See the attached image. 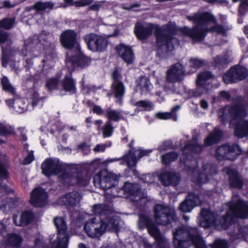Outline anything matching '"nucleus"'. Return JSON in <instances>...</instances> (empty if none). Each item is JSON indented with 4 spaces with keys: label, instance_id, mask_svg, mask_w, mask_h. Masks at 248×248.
Wrapping results in <instances>:
<instances>
[{
    "label": "nucleus",
    "instance_id": "57",
    "mask_svg": "<svg viewBox=\"0 0 248 248\" xmlns=\"http://www.w3.org/2000/svg\"><path fill=\"white\" fill-rule=\"evenodd\" d=\"M106 145L104 144H97L93 149L95 152H103L105 150Z\"/></svg>",
    "mask_w": 248,
    "mask_h": 248
},
{
    "label": "nucleus",
    "instance_id": "27",
    "mask_svg": "<svg viewBox=\"0 0 248 248\" xmlns=\"http://www.w3.org/2000/svg\"><path fill=\"white\" fill-rule=\"evenodd\" d=\"M202 150V147L197 144V139L193 138L192 144L187 142L184 148L183 149V155L187 157V154L189 155L191 154L197 153L201 152Z\"/></svg>",
    "mask_w": 248,
    "mask_h": 248
},
{
    "label": "nucleus",
    "instance_id": "50",
    "mask_svg": "<svg viewBox=\"0 0 248 248\" xmlns=\"http://www.w3.org/2000/svg\"><path fill=\"white\" fill-rule=\"evenodd\" d=\"M212 248H227V243L224 240H217L212 245Z\"/></svg>",
    "mask_w": 248,
    "mask_h": 248
},
{
    "label": "nucleus",
    "instance_id": "61",
    "mask_svg": "<svg viewBox=\"0 0 248 248\" xmlns=\"http://www.w3.org/2000/svg\"><path fill=\"white\" fill-rule=\"evenodd\" d=\"M93 111L98 115H101L103 113V109L98 106H95L93 108Z\"/></svg>",
    "mask_w": 248,
    "mask_h": 248
},
{
    "label": "nucleus",
    "instance_id": "52",
    "mask_svg": "<svg viewBox=\"0 0 248 248\" xmlns=\"http://www.w3.org/2000/svg\"><path fill=\"white\" fill-rule=\"evenodd\" d=\"M214 61L217 65L224 64L228 62L227 58L222 56H217L214 59Z\"/></svg>",
    "mask_w": 248,
    "mask_h": 248
},
{
    "label": "nucleus",
    "instance_id": "42",
    "mask_svg": "<svg viewBox=\"0 0 248 248\" xmlns=\"http://www.w3.org/2000/svg\"><path fill=\"white\" fill-rule=\"evenodd\" d=\"M135 106L140 107L143 110H150L153 108V105L152 103L147 101H139L133 104Z\"/></svg>",
    "mask_w": 248,
    "mask_h": 248
},
{
    "label": "nucleus",
    "instance_id": "34",
    "mask_svg": "<svg viewBox=\"0 0 248 248\" xmlns=\"http://www.w3.org/2000/svg\"><path fill=\"white\" fill-rule=\"evenodd\" d=\"M84 40L89 49L93 51H98V46H96L97 42V35L95 34H87L84 37Z\"/></svg>",
    "mask_w": 248,
    "mask_h": 248
},
{
    "label": "nucleus",
    "instance_id": "37",
    "mask_svg": "<svg viewBox=\"0 0 248 248\" xmlns=\"http://www.w3.org/2000/svg\"><path fill=\"white\" fill-rule=\"evenodd\" d=\"M106 116L110 120L118 121L122 118V113L121 111H117L109 108L106 111Z\"/></svg>",
    "mask_w": 248,
    "mask_h": 248
},
{
    "label": "nucleus",
    "instance_id": "56",
    "mask_svg": "<svg viewBox=\"0 0 248 248\" xmlns=\"http://www.w3.org/2000/svg\"><path fill=\"white\" fill-rule=\"evenodd\" d=\"M91 3V0H80L75 1V5L77 7L84 6Z\"/></svg>",
    "mask_w": 248,
    "mask_h": 248
},
{
    "label": "nucleus",
    "instance_id": "36",
    "mask_svg": "<svg viewBox=\"0 0 248 248\" xmlns=\"http://www.w3.org/2000/svg\"><path fill=\"white\" fill-rule=\"evenodd\" d=\"M22 242V238L18 235L9 234L7 237V244L13 247H18Z\"/></svg>",
    "mask_w": 248,
    "mask_h": 248
},
{
    "label": "nucleus",
    "instance_id": "10",
    "mask_svg": "<svg viewBox=\"0 0 248 248\" xmlns=\"http://www.w3.org/2000/svg\"><path fill=\"white\" fill-rule=\"evenodd\" d=\"M184 159V157L183 158L181 157V162L186 164L190 174L197 175L196 177L192 176V181L196 182L198 184H202L207 182L210 177L216 174L217 172L216 166L210 164L204 165L202 170L198 171L195 166L197 163L195 160H190L187 158L185 161Z\"/></svg>",
    "mask_w": 248,
    "mask_h": 248
},
{
    "label": "nucleus",
    "instance_id": "35",
    "mask_svg": "<svg viewBox=\"0 0 248 248\" xmlns=\"http://www.w3.org/2000/svg\"><path fill=\"white\" fill-rule=\"evenodd\" d=\"M63 86L64 90L67 91L72 93L76 92V86L73 80L71 78V73L69 75L65 76L63 83Z\"/></svg>",
    "mask_w": 248,
    "mask_h": 248
},
{
    "label": "nucleus",
    "instance_id": "12",
    "mask_svg": "<svg viewBox=\"0 0 248 248\" xmlns=\"http://www.w3.org/2000/svg\"><path fill=\"white\" fill-rule=\"evenodd\" d=\"M118 179L117 175L103 170L94 176L93 182L96 187L107 190L114 186Z\"/></svg>",
    "mask_w": 248,
    "mask_h": 248
},
{
    "label": "nucleus",
    "instance_id": "8",
    "mask_svg": "<svg viewBox=\"0 0 248 248\" xmlns=\"http://www.w3.org/2000/svg\"><path fill=\"white\" fill-rule=\"evenodd\" d=\"M84 228L89 237L98 238L107 231L117 232L119 226L116 219L111 221L108 218H102L99 220L93 217L86 222Z\"/></svg>",
    "mask_w": 248,
    "mask_h": 248
},
{
    "label": "nucleus",
    "instance_id": "4",
    "mask_svg": "<svg viewBox=\"0 0 248 248\" xmlns=\"http://www.w3.org/2000/svg\"><path fill=\"white\" fill-rule=\"evenodd\" d=\"M154 30L158 53L171 51L179 45L178 40L172 37L175 32L174 25H172L171 28L168 26L160 28L156 25L149 23H137L135 26L134 32L138 39L143 40L149 37Z\"/></svg>",
    "mask_w": 248,
    "mask_h": 248
},
{
    "label": "nucleus",
    "instance_id": "30",
    "mask_svg": "<svg viewBox=\"0 0 248 248\" xmlns=\"http://www.w3.org/2000/svg\"><path fill=\"white\" fill-rule=\"evenodd\" d=\"M152 88V85L147 77H141L137 80V90L140 94L147 93Z\"/></svg>",
    "mask_w": 248,
    "mask_h": 248
},
{
    "label": "nucleus",
    "instance_id": "7",
    "mask_svg": "<svg viewBox=\"0 0 248 248\" xmlns=\"http://www.w3.org/2000/svg\"><path fill=\"white\" fill-rule=\"evenodd\" d=\"M43 173L46 176L57 175L68 185L78 184L85 186L88 184L89 178L81 172L68 173L62 170V167L57 159H46L42 164Z\"/></svg>",
    "mask_w": 248,
    "mask_h": 248
},
{
    "label": "nucleus",
    "instance_id": "49",
    "mask_svg": "<svg viewBox=\"0 0 248 248\" xmlns=\"http://www.w3.org/2000/svg\"><path fill=\"white\" fill-rule=\"evenodd\" d=\"M10 224V218H7L0 221V233L2 234L7 231V228Z\"/></svg>",
    "mask_w": 248,
    "mask_h": 248
},
{
    "label": "nucleus",
    "instance_id": "60",
    "mask_svg": "<svg viewBox=\"0 0 248 248\" xmlns=\"http://www.w3.org/2000/svg\"><path fill=\"white\" fill-rule=\"evenodd\" d=\"M170 144L168 142H165L158 147V150L161 152L168 149Z\"/></svg>",
    "mask_w": 248,
    "mask_h": 248
},
{
    "label": "nucleus",
    "instance_id": "3",
    "mask_svg": "<svg viewBox=\"0 0 248 248\" xmlns=\"http://www.w3.org/2000/svg\"><path fill=\"white\" fill-rule=\"evenodd\" d=\"M186 18L196 25L193 28L187 27L180 28V33L191 38L194 41L202 40L209 31L225 36L231 29L228 26H222L217 24L215 17L208 12H198L193 16H187Z\"/></svg>",
    "mask_w": 248,
    "mask_h": 248
},
{
    "label": "nucleus",
    "instance_id": "20",
    "mask_svg": "<svg viewBox=\"0 0 248 248\" xmlns=\"http://www.w3.org/2000/svg\"><path fill=\"white\" fill-rule=\"evenodd\" d=\"M47 194L40 187L34 188L31 193L30 202L35 207H42L47 203Z\"/></svg>",
    "mask_w": 248,
    "mask_h": 248
},
{
    "label": "nucleus",
    "instance_id": "18",
    "mask_svg": "<svg viewBox=\"0 0 248 248\" xmlns=\"http://www.w3.org/2000/svg\"><path fill=\"white\" fill-rule=\"evenodd\" d=\"M93 212L95 215L100 216V220L102 218H108L111 221L116 219L119 226V217L109 207L102 204H96L93 206Z\"/></svg>",
    "mask_w": 248,
    "mask_h": 248
},
{
    "label": "nucleus",
    "instance_id": "15",
    "mask_svg": "<svg viewBox=\"0 0 248 248\" xmlns=\"http://www.w3.org/2000/svg\"><path fill=\"white\" fill-rule=\"evenodd\" d=\"M248 71L244 67L237 65L232 67L223 77L225 83L227 84L238 82L245 78Z\"/></svg>",
    "mask_w": 248,
    "mask_h": 248
},
{
    "label": "nucleus",
    "instance_id": "58",
    "mask_svg": "<svg viewBox=\"0 0 248 248\" xmlns=\"http://www.w3.org/2000/svg\"><path fill=\"white\" fill-rule=\"evenodd\" d=\"M112 77L113 78V81H120L121 78V76L117 70H115L113 71L112 74Z\"/></svg>",
    "mask_w": 248,
    "mask_h": 248
},
{
    "label": "nucleus",
    "instance_id": "54",
    "mask_svg": "<svg viewBox=\"0 0 248 248\" xmlns=\"http://www.w3.org/2000/svg\"><path fill=\"white\" fill-rule=\"evenodd\" d=\"M142 179L145 183H152L155 181V176L153 174H148L143 176Z\"/></svg>",
    "mask_w": 248,
    "mask_h": 248
},
{
    "label": "nucleus",
    "instance_id": "40",
    "mask_svg": "<svg viewBox=\"0 0 248 248\" xmlns=\"http://www.w3.org/2000/svg\"><path fill=\"white\" fill-rule=\"evenodd\" d=\"M1 82L4 90L13 94L15 93V88L10 83L8 79L6 77H3Z\"/></svg>",
    "mask_w": 248,
    "mask_h": 248
},
{
    "label": "nucleus",
    "instance_id": "33",
    "mask_svg": "<svg viewBox=\"0 0 248 248\" xmlns=\"http://www.w3.org/2000/svg\"><path fill=\"white\" fill-rule=\"evenodd\" d=\"M180 108L179 106H177L174 107L172 109L171 112H159L156 113L155 114V116L161 120H168L169 119H171L174 121H176L177 120V116L176 114V112Z\"/></svg>",
    "mask_w": 248,
    "mask_h": 248
},
{
    "label": "nucleus",
    "instance_id": "23",
    "mask_svg": "<svg viewBox=\"0 0 248 248\" xmlns=\"http://www.w3.org/2000/svg\"><path fill=\"white\" fill-rule=\"evenodd\" d=\"M117 52L119 56L127 64H131L134 61V56L131 48L124 44L116 46Z\"/></svg>",
    "mask_w": 248,
    "mask_h": 248
},
{
    "label": "nucleus",
    "instance_id": "59",
    "mask_svg": "<svg viewBox=\"0 0 248 248\" xmlns=\"http://www.w3.org/2000/svg\"><path fill=\"white\" fill-rule=\"evenodd\" d=\"M1 189L2 191L5 192L6 193H12L14 192V190L11 188L9 187L7 185L5 184L1 185Z\"/></svg>",
    "mask_w": 248,
    "mask_h": 248
},
{
    "label": "nucleus",
    "instance_id": "11",
    "mask_svg": "<svg viewBox=\"0 0 248 248\" xmlns=\"http://www.w3.org/2000/svg\"><path fill=\"white\" fill-rule=\"evenodd\" d=\"M54 222L58 231L57 241L52 239L54 235L50 236L51 248H67L68 244V234L66 230V224L62 217H57L54 219Z\"/></svg>",
    "mask_w": 248,
    "mask_h": 248
},
{
    "label": "nucleus",
    "instance_id": "55",
    "mask_svg": "<svg viewBox=\"0 0 248 248\" xmlns=\"http://www.w3.org/2000/svg\"><path fill=\"white\" fill-rule=\"evenodd\" d=\"M8 33L0 28V43L5 42L8 39Z\"/></svg>",
    "mask_w": 248,
    "mask_h": 248
},
{
    "label": "nucleus",
    "instance_id": "43",
    "mask_svg": "<svg viewBox=\"0 0 248 248\" xmlns=\"http://www.w3.org/2000/svg\"><path fill=\"white\" fill-rule=\"evenodd\" d=\"M204 64V62L198 58H192L189 60L188 65L196 69L202 66Z\"/></svg>",
    "mask_w": 248,
    "mask_h": 248
},
{
    "label": "nucleus",
    "instance_id": "2",
    "mask_svg": "<svg viewBox=\"0 0 248 248\" xmlns=\"http://www.w3.org/2000/svg\"><path fill=\"white\" fill-rule=\"evenodd\" d=\"M227 211L216 216L208 209H202L199 217V224L207 228L214 226L218 229H228L233 222L234 217L241 218L248 217V204L239 196L233 195L230 202L226 203Z\"/></svg>",
    "mask_w": 248,
    "mask_h": 248
},
{
    "label": "nucleus",
    "instance_id": "51",
    "mask_svg": "<svg viewBox=\"0 0 248 248\" xmlns=\"http://www.w3.org/2000/svg\"><path fill=\"white\" fill-rule=\"evenodd\" d=\"M248 10V0H242L239 7V11L241 15H243Z\"/></svg>",
    "mask_w": 248,
    "mask_h": 248
},
{
    "label": "nucleus",
    "instance_id": "25",
    "mask_svg": "<svg viewBox=\"0 0 248 248\" xmlns=\"http://www.w3.org/2000/svg\"><path fill=\"white\" fill-rule=\"evenodd\" d=\"M224 170L229 176L231 186L235 188H241L243 182L236 170L230 167L225 168Z\"/></svg>",
    "mask_w": 248,
    "mask_h": 248
},
{
    "label": "nucleus",
    "instance_id": "63",
    "mask_svg": "<svg viewBox=\"0 0 248 248\" xmlns=\"http://www.w3.org/2000/svg\"><path fill=\"white\" fill-rule=\"evenodd\" d=\"M21 135V140L23 141H26L27 140V137L26 136V130L23 128H20L19 129Z\"/></svg>",
    "mask_w": 248,
    "mask_h": 248
},
{
    "label": "nucleus",
    "instance_id": "31",
    "mask_svg": "<svg viewBox=\"0 0 248 248\" xmlns=\"http://www.w3.org/2000/svg\"><path fill=\"white\" fill-rule=\"evenodd\" d=\"M17 216H13V221L16 226H24L31 222L33 218V215L31 211H25L23 212L20 217V220L17 222L16 220Z\"/></svg>",
    "mask_w": 248,
    "mask_h": 248
},
{
    "label": "nucleus",
    "instance_id": "47",
    "mask_svg": "<svg viewBox=\"0 0 248 248\" xmlns=\"http://www.w3.org/2000/svg\"><path fill=\"white\" fill-rule=\"evenodd\" d=\"M58 80L56 78H51L47 80L46 87L49 91H52L57 88Z\"/></svg>",
    "mask_w": 248,
    "mask_h": 248
},
{
    "label": "nucleus",
    "instance_id": "44",
    "mask_svg": "<svg viewBox=\"0 0 248 248\" xmlns=\"http://www.w3.org/2000/svg\"><path fill=\"white\" fill-rule=\"evenodd\" d=\"M14 23V20L11 18H5L0 21V28L10 29L12 27Z\"/></svg>",
    "mask_w": 248,
    "mask_h": 248
},
{
    "label": "nucleus",
    "instance_id": "38",
    "mask_svg": "<svg viewBox=\"0 0 248 248\" xmlns=\"http://www.w3.org/2000/svg\"><path fill=\"white\" fill-rule=\"evenodd\" d=\"M54 4L51 2H38L35 3L31 9H34L37 12L42 11L46 9H51L53 8Z\"/></svg>",
    "mask_w": 248,
    "mask_h": 248
},
{
    "label": "nucleus",
    "instance_id": "14",
    "mask_svg": "<svg viewBox=\"0 0 248 248\" xmlns=\"http://www.w3.org/2000/svg\"><path fill=\"white\" fill-rule=\"evenodd\" d=\"M32 104L30 106H28L27 102L24 99L16 97L13 100H7L6 103L9 107L12 108L15 111L19 113H22L27 109H32L38 103L41 102V99L38 98V94L37 93H34L32 95Z\"/></svg>",
    "mask_w": 248,
    "mask_h": 248
},
{
    "label": "nucleus",
    "instance_id": "26",
    "mask_svg": "<svg viewBox=\"0 0 248 248\" xmlns=\"http://www.w3.org/2000/svg\"><path fill=\"white\" fill-rule=\"evenodd\" d=\"M112 91L116 98V102L120 105L123 103L122 98L125 93V87L121 81H113Z\"/></svg>",
    "mask_w": 248,
    "mask_h": 248
},
{
    "label": "nucleus",
    "instance_id": "46",
    "mask_svg": "<svg viewBox=\"0 0 248 248\" xmlns=\"http://www.w3.org/2000/svg\"><path fill=\"white\" fill-rule=\"evenodd\" d=\"M97 42L96 46H98V51L102 50L107 46V40L103 36L97 35Z\"/></svg>",
    "mask_w": 248,
    "mask_h": 248
},
{
    "label": "nucleus",
    "instance_id": "16",
    "mask_svg": "<svg viewBox=\"0 0 248 248\" xmlns=\"http://www.w3.org/2000/svg\"><path fill=\"white\" fill-rule=\"evenodd\" d=\"M152 152L150 150H142L139 149L134 151H130L123 157L122 164H126L128 167H134L138 160L142 156L148 155Z\"/></svg>",
    "mask_w": 248,
    "mask_h": 248
},
{
    "label": "nucleus",
    "instance_id": "1",
    "mask_svg": "<svg viewBox=\"0 0 248 248\" xmlns=\"http://www.w3.org/2000/svg\"><path fill=\"white\" fill-rule=\"evenodd\" d=\"M155 221L168 227H177L172 230L175 248H188L189 242L196 248H206L204 242L196 228L184 229L176 219L174 209L163 204H156L154 207Z\"/></svg>",
    "mask_w": 248,
    "mask_h": 248
},
{
    "label": "nucleus",
    "instance_id": "41",
    "mask_svg": "<svg viewBox=\"0 0 248 248\" xmlns=\"http://www.w3.org/2000/svg\"><path fill=\"white\" fill-rule=\"evenodd\" d=\"M14 129L9 124L0 123V135L7 136L13 133Z\"/></svg>",
    "mask_w": 248,
    "mask_h": 248
},
{
    "label": "nucleus",
    "instance_id": "9",
    "mask_svg": "<svg viewBox=\"0 0 248 248\" xmlns=\"http://www.w3.org/2000/svg\"><path fill=\"white\" fill-rule=\"evenodd\" d=\"M139 225L140 228L145 226L150 235L155 240V248H170L168 239L160 233L158 228L148 217L140 215ZM142 245L144 248H153V245L145 239H143Z\"/></svg>",
    "mask_w": 248,
    "mask_h": 248
},
{
    "label": "nucleus",
    "instance_id": "32",
    "mask_svg": "<svg viewBox=\"0 0 248 248\" xmlns=\"http://www.w3.org/2000/svg\"><path fill=\"white\" fill-rule=\"evenodd\" d=\"M222 133L219 128L216 127L214 131L205 139L204 145L208 146L217 142L221 137Z\"/></svg>",
    "mask_w": 248,
    "mask_h": 248
},
{
    "label": "nucleus",
    "instance_id": "22",
    "mask_svg": "<svg viewBox=\"0 0 248 248\" xmlns=\"http://www.w3.org/2000/svg\"><path fill=\"white\" fill-rule=\"evenodd\" d=\"M212 77L213 76L211 73L208 72H203L198 75L196 81L197 86L196 90L199 93V95H201L208 92L211 86L207 81Z\"/></svg>",
    "mask_w": 248,
    "mask_h": 248
},
{
    "label": "nucleus",
    "instance_id": "24",
    "mask_svg": "<svg viewBox=\"0 0 248 248\" xmlns=\"http://www.w3.org/2000/svg\"><path fill=\"white\" fill-rule=\"evenodd\" d=\"M158 179L165 186L177 185L180 180L178 174L171 171H164L158 175Z\"/></svg>",
    "mask_w": 248,
    "mask_h": 248
},
{
    "label": "nucleus",
    "instance_id": "21",
    "mask_svg": "<svg viewBox=\"0 0 248 248\" xmlns=\"http://www.w3.org/2000/svg\"><path fill=\"white\" fill-rule=\"evenodd\" d=\"M121 190L124 192V196L130 198L131 201L138 202L142 198L139 186L137 184L126 182Z\"/></svg>",
    "mask_w": 248,
    "mask_h": 248
},
{
    "label": "nucleus",
    "instance_id": "39",
    "mask_svg": "<svg viewBox=\"0 0 248 248\" xmlns=\"http://www.w3.org/2000/svg\"><path fill=\"white\" fill-rule=\"evenodd\" d=\"M178 157V155L175 152L167 153L162 155L161 161L164 164H169Z\"/></svg>",
    "mask_w": 248,
    "mask_h": 248
},
{
    "label": "nucleus",
    "instance_id": "28",
    "mask_svg": "<svg viewBox=\"0 0 248 248\" xmlns=\"http://www.w3.org/2000/svg\"><path fill=\"white\" fill-rule=\"evenodd\" d=\"M81 196L77 192H72L66 195L62 198L64 204L67 206H74L79 203Z\"/></svg>",
    "mask_w": 248,
    "mask_h": 248
},
{
    "label": "nucleus",
    "instance_id": "17",
    "mask_svg": "<svg viewBox=\"0 0 248 248\" xmlns=\"http://www.w3.org/2000/svg\"><path fill=\"white\" fill-rule=\"evenodd\" d=\"M185 75L184 67L180 63H177L168 70L166 79L170 82L175 83L181 80Z\"/></svg>",
    "mask_w": 248,
    "mask_h": 248
},
{
    "label": "nucleus",
    "instance_id": "53",
    "mask_svg": "<svg viewBox=\"0 0 248 248\" xmlns=\"http://www.w3.org/2000/svg\"><path fill=\"white\" fill-rule=\"evenodd\" d=\"M34 160V155L33 152L31 151L29 152L28 155L25 157L22 162V164L27 165L31 163Z\"/></svg>",
    "mask_w": 248,
    "mask_h": 248
},
{
    "label": "nucleus",
    "instance_id": "29",
    "mask_svg": "<svg viewBox=\"0 0 248 248\" xmlns=\"http://www.w3.org/2000/svg\"><path fill=\"white\" fill-rule=\"evenodd\" d=\"M8 159L6 155L0 153V180H6L9 176L7 171Z\"/></svg>",
    "mask_w": 248,
    "mask_h": 248
},
{
    "label": "nucleus",
    "instance_id": "64",
    "mask_svg": "<svg viewBox=\"0 0 248 248\" xmlns=\"http://www.w3.org/2000/svg\"><path fill=\"white\" fill-rule=\"evenodd\" d=\"M221 97L224 99H229L230 98V94L226 91H222L220 93Z\"/></svg>",
    "mask_w": 248,
    "mask_h": 248
},
{
    "label": "nucleus",
    "instance_id": "19",
    "mask_svg": "<svg viewBox=\"0 0 248 248\" xmlns=\"http://www.w3.org/2000/svg\"><path fill=\"white\" fill-rule=\"evenodd\" d=\"M201 203V200L197 195L190 193L180 204L179 209L183 212H190L195 207L200 205Z\"/></svg>",
    "mask_w": 248,
    "mask_h": 248
},
{
    "label": "nucleus",
    "instance_id": "45",
    "mask_svg": "<svg viewBox=\"0 0 248 248\" xmlns=\"http://www.w3.org/2000/svg\"><path fill=\"white\" fill-rule=\"evenodd\" d=\"M32 248H48V247L45 243L43 237L39 236L34 240V245Z\"/></svg>",
    "mask_w": 248,
    "mask_h": 248
},
{
    "label": "nucleus",
    "instance_id": "6",
    "mask_svg": "<svg viewBox=\"0 0 248 248\" xmlns=\"http://www.w3.org/2000/svg\"><path fill=\"white\" fill-rule=\"evenodd\" d=\"M61 41L63 47L70 49L65 60L69 71L88 65L90 60L81 53L80 46L77 42V34L74 31L68 30L63 31L61 35Z\"/></svg>",
    "mask_w": 248,
    "mask_h": 248
},
{
    "label": "nucleus",
    "instance_id": "62",
    "mask_svg": "<svg viewBox=\"0 0 248 248\" xmlns=\"http://www.w3.org/2000/svg\"><path fill=\"white\" fill-rule=\"evenodd\" d=\"M36 44V42L35 43L34 41H32L31 42H30L29 40H26L25 41V45L27 47V48L28 49H32L34 46H35V45Z\"/></svg>",
    "mask_w": 248,
    "mask_h": 248
},
{
    "label": "nucleus",
    "instance_id": "48",
    "mask_svg": "<svg viewBox=\"0 0 248 248\" xmlns=\"http://www.w3.org/2000/svg\"><path fill=\"white\" fill-rule=\"evenodd\" d=\"M113 127L109 122H108L103 129V135L105 137L110 136L112 133Z\"/></svg>",
    "mask_w": 248,
    "mask_h": 248
},
{
    "label": "nucleus",
    "instance_id": "13",
    "mask_svg": "<svg viewBox=\"0 0 248 248\" xmlns=\"http://www.w3.org/2000/svg\"><path fill=\"white\" fill-rule=\"evenodd\" d=\"M242 150L237 144H224L218 147L215 153L216 157L219 160L224 159L234 160L241 155Z\"/></svg>",
    "mask_w": 248,
    "mask_h": 248
},
{
    "label": "nucleus",
    "instance_id": "5",
    "mask_svg": "<svg viewBox=\"0 0 248 248\" xmlns=\"http://www.w3.org/2000/svg\"><path fill=\"white\" fill-rule=\"evenodd\" d=\"M247 115L248 104L245 105L241 102L232 106H226L218 111L219 119L223 123L226 120L232 119L230 125H235L234 134L238 138L248 136V120H244Z\"/></svg>",
    "mask_w": 248,
    "mask_h": 248
}]
</instances>
